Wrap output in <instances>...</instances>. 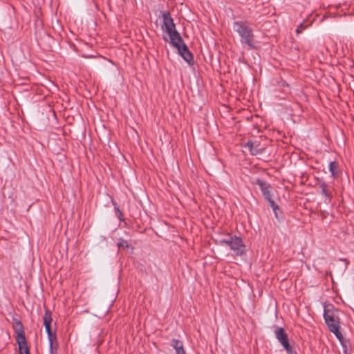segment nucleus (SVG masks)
<instances>
[{
  "instance_id": "nucleus-1",
  "label": "nucleus",
  "mask_w": 354,
  "mask_h": 354,
  "mask_svg": "<svg viewBox=\"0 0 354 354\" xmlns=\"http://www.w3.org/2000/svg\"><path fill=\"white\" fill-rule=\"evenodd\" d=\"M162 17L163 24L161 28L169 35L171 45L176 48L178 53L185 62L189 65H193L194 64L193 54L184 42L180 33L177 31L176 24L170 12L169 11H164L162 12Z\"/></svg>"
},
{
  "instance_id": "nucleus-2",
  "label": "nucleus",
  "mask_w": 354,
  "mask_h": 354,
  "mask_svg": "<svg viewBox=\"0 0 354 354\" xmlns=\"http://www.w3.org/2000/svg\"><path fill=\"white\" fill-rule=\"evenodd\" d=\"M233 29L241 37L242 44L248 46V49L256 48L252 29L244 21H235Z\"/></svg>"
},
{
  "instance_id": "nucleus-3",
  "label": "nucleus",
  "mask_w": 354,
  "mask_h": 354,
  "mask_svg": "<svg viewBox=\"0 0 354 354\" xmlns=\"http://www.w3.org/2000/svg\"><path fill=\"white\" fill-rule=\"evenodd\" d=\"M339 310L335 308L332 304L325 303L324 305V319L328 330L332 326L340 325V319L339 317Z\"/></svg>"
},
{
  "instance_id": "nucleus-4",
  "label": "nucleus",
  "mask_w": 354,
  "mask_h": 354,
  "mask_svg": "<svg viewBox=\"0 0 354 354\" xmlns=\"http://www.w3.org/2000/svg\"><path fill=\"white\" fill-rule=\"evenodd\" d=\"M44 319V325L45 326L46 332L48 335V338L49 341V348H50V353H53V342L57 341V337L55 332H53L51 329V322H52V317H51V312L46 309L45 311L44 316L43 317Z\"/></svg>"
},
{
  "instance_id": "nucleus-5",
  "label": "nucleus",
  "mask_w": 354,
  "mask_h": 354,
  "mask_svg": "<svg viewBox=\"0 0 354 354\" xmlns=\"http://www.w3.org/2000/svg\"><path fill=\"white\" fill-rule=\"evenodd\" d=\"M44 319V325L45 326L46 332L48 335V338L49 341V348H50V353H53V342L57 341V337L55 332H53L51 329V322H52V317H51V312L46 309L45 311L44 316L43 317Z\"/></svg>"
},
{
  "instance_id": "nucleus-6",
  "label": "nucleus",
  "mask_w": 354,
  "mask_h": 354,
  "mask_svg": "<svg viewBox=\"0 0 354 354\" xmlns=\"http://www.w3.org/2000/svg\"><path fill=\"white\" fill-rule=\"evenodd\" d=\"M275 337L281 343L288 354H297L289 342L288 335L282 327H277L274 330Z\"/></svg>"
},
{
  "instance_id": "nucleus-7",
  "label": "nucleus",
  "mask_w": 354,
  "mask_h": 354,
  "mask_svg": "<svg viewBox=\"0 0 354 354\" xmlns=\"http://www.w3.org/2000/svg\"><path fill=\"white\" fill-rule=\"evenodd\" d=\"M230 249L237 256H242L245 254V245L241 237L234 236V242Z\"/></svg>"
},
{
  "instance_id": "nucleus-8",
  "label": "nucleus",
  "mask_w": 354,
  "mask_h": 354,
  "mask_svg": "<svg viewBox=\"0 0 354 354\" xmlns=\"http://www.w3.org/2000/svg\"><path fill=\"white\" fill-rule=\"evenodd\" d=\"M319 188L321 189L322 194L324 195L325 197L324 202L326 204L330 203L333 195L331 191L328 187V185L325 182H322L319 184Z\"/></svg>"
},
{
  "instance_id": "nucleus-9",
  "label": "nucleus",
  "mask_w": 354,
  "mask_h": 354,
  "mask_svg": "<svg viewBox=\"0 0 354 354\" xmlns=\"http://www.w3.org/2000/svg\"><path fill=\"white\" fill-rule=\"evenodd\" d=\"M23 339H17V343L19 346V354H30L29 348L27 345L26 337Z\"/></svg>"
},
{
  "instance_id": "nucleus-10",
  "label": "nucleus",
  "mask_w": 354,
  "mask_h": 354,
  "mask_svg": "<svg viewBox=\"0 0 354 354\" xmlns=\"http://www.w3.org/2000/svg\"><path fill=\"white\" fill-rule=\"evenodd\" d=\"M171 345L176 350V354H185L183 344L181 341L173 339Z\"/></svg>"
},
{
  "instance_id": "nucleus-11",
  "label": "nucleus",
  "mask_w": 354,
  "mask_h": 354,
  "mask_svg": "<svg viewBox=\"0 0 354 354\" xmlns=\"http://www.w3.org/2000/svg\"><path fill=\"white\" fill-rule=\"evenodd\" d=\"M14 329L17 333V339H23L22 337H26L25 333L24 330V326L22 323L20 321H17L15 322V325L14 326Z\"/></svg>"
},
{
  "instance_id": "nucleus-12",
  "label": "nucleus",
  "mask_w": 354,
  "mask_h": 354,
  "mask_svg": "<svg viewBox=\"0 0 354 354\" xmlns=\"http://www.w3.org/2000/svg\"><path fill=\"white\" fill-rule=\"evenodd\" d=\"M245 147H247L250 151L251 154L254 156L260 154L263 152V149L258 148V145L254 147V143L251 140L248 141L245 143Z\"/></svg>"
},
{
  "instance_id": "nucleus-13",
  "label": "nucleus",
  "mask_w": 354,
  "mask_h": 354,
  "mask_svg": "<svg viewBox=\"0 0 354 354\" xmlns=\"http://www.w3.org/2000/svg\"><path fill=\"white\" fill-rule=\"evenodd\" d=\"M255 183L259 187L262 194H264L268 190H270V188L271 187L269 183H268L266 180L260 178L256 179Z\"/></svg>"
},
{
  "instance_id": "nucleus-14",
  "label": "nucleus",
  "mask_w": 354,
  "mask_h": 354,
  "mask_svg": "<svg viewBox=\"0 0 354 354\" xmlns=\"http://www.w3.org/2000/svg\"><path fill=\"white\" fill-rule=\"evenodd\" d=\"M338 167L339 165L335 161H332L329 164V171H330L333 176L336 177L338 176Z\"/></svg>"
},
{
  "instance_id": "nucleus-15",
  "label": "nucleus",
  "mask_w": 354,
  "mask_h": 354,
  "mask_svg": "<svg viewBox=\"0 0 354 354\" xmlns=\"http://www.w3.org/2000/svg\"><path fill=\"white\" fill-rule=\"evenodd\" d=\"M234 242V236H232L231 234H227L226 238L222 239L219 241V243L221 244H225L230 248L232 246V243Z\"/></svg>"
},
{
  "instance_id": "nucleus-16",
  "label": "nucleus",
  "mask_w": 354,
  "mask_h": 354,
  "mask_svg": "<svg viewBox=\"0 0 354 354\" xmlns=\"http://www.w3.org/2000/svg\"><path fill=\"white\" fill-rule=\"evenodd\" d=\"M340 325L338 326H332L331 328L329 330L331 333H334L336 337L339 339V338L342 339V334L339 331Z\"/></svg>"
},
{
  "instance_id": "nucleus-17",
  "label": "nucleus",
  "mask_w": 354,
  "mask_h": 354,
  "mask_svg": "<svg viewBox=\"0 0 354 354\" xmlns=\"http://www.w3.org/2000/svg\"><path fill=\"white\" fill-rule=\"evenodd\" d=\"M267 201L268 202L270 206L272 209V210H273V212L274 213L275 217L277 219H279V216H278V214L277 213V210H279L280 209L279 205H277L275 203V202L274 201V200H272V198H271L270 201Z\"/></svg>"
},
{
  "instance_id": "nucleus-18",
  "label": "nucleus",
  "mask_w": 354,
  "mask_h": 354,
  "mask_svg": "<svg viewBox=\"0 0 354 354\" xmlns=\"http://www.w3.org/2000/svg\"><path fill=\"white\" fill-rule=\"evenodd\" d=\"M117 245L119 248H123V249H126L129 247V244L128 243V242L126 240H124L122 239H120L119 240L118 243H117Z\"/></svg>"
},
{
  "instance_id": "nucleus-19",
  "label": "nucleus",
  "mask_w": 354,
  "mask_h": 354,
  "mask_svg": "<svg viewBox=\"0 0 354 354\" xmlns=\"http://www.w3.org/2000/svg\"><path fill=\"white\" fill-rule=\"evenodd\" d=\"M115 214L120 221H124L122 212L120 211L118 207H115Z\"/></svg>"
},
{
  "instance_id": "nucleus-20",
  "label": "nucleus",
  "mask_w": 354,
  "mask_h": 354,
  "mask_svg": "<svg viewBox=\"0 0 354 354\" xmlns=\"http://www.w3.org/2000/svg\"><path fill=\"white\" fill-rule=\"evenodd\" d=\"M280 86L283 88L284 92H287L289 88V84L286 81L280 82Z\"/></svg>"
},
{
  "instance_id": "nucleus-21",
  "label": "nucleus",
  "mask_w": 354,
  "mask_h": 354,
  "mask_svg": "<svg viewBox=\"0 0 354 354\" xmlns=\"http://www.w3.org/2000/svg\"><path fill=\"white\" fill-rule=\"evenodd\" d=\"M306 28V26L304 25V23L299 24L296 30L297 34H300L302 31Z\"/></svg>"
},
{
  "instance_id": "nucleus-22",
  "label": "nucleus",
  "mask_w": 354,
  "mask_h": 354,
  "mask_svg": "<svg viewBox=\"0 0 354 354\" xmlns=\"http://www.w3.org/2000/svg\"><path fill=\"white\" fill-rule=\"evenodd\" d=\"M263 196L266 201H270L272 198V194L270 190L263 194Z\"/></svg>"
},
{
  "instance_id": "nucleus-23",
  "label": "nucleus",
  "mask_w": 354,
  "mask_h": 354,
  "mask_svg": "<svg viewBox=\"0 0 354 354\" xmlns=\"http://www.w3.org/2000/svg\"><path fill=\"white\" fill-rule=\"evenodd\" d=\"M342 346L343 347L344 353H347V350H348V347L349 346V342L348 343H343V342H342Z\"/></svg>"
},
{
  "instance_id": "nucleus-24",
  "label": "nucleus",
  "mask_w": 354,
  "mask_h": 354,
  "mask_svg": "<svg viewBox=\"0 0 354 354\" xmlns=\"http://www.w3.org/2000/svg\"><path fill=\"white\" fill-rule=\"evenodd\" d=\"M339 341L340 342V343L342 344V342L343 343H348V340L344 338V337L342 336V338H339Z\"/></svg>"
},
{
  "instance_id": "nucleus-25",
  "label": "nucleus",
  "mask_w": 354,
  "mask_h": 354,
  "mask_svg": "<svg viewBox=\"0 0 354 354\" xmlns=\"http://www.w3.org/2000/svg\"><path fill=\"white\" fill-rule=\"evenodd\" d=\"M339 341L340 342V343L342 344V342L343 343H348V340L344 338V337L342 336V338H339Z\"/></svg>"
},
{
  "instance_id": "nucleus-26",
  "label": "nucleus",
  "mask_w": 354,
  "mask_h": 354,
  "mask_svg": "<svg viewBox=\"0 0 354 354\" xmlns=\"http://www.w3.org/2000/svg\"><path fill=\"white\" fill-rule=\"evenodd\" d=\"M277 213L278 214V216L280 217L279 213H281V210L280 209L279 210H277Z\"/></svg>"
}]
</instances>
